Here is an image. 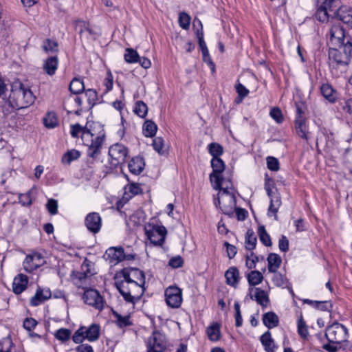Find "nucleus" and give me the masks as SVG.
Listing matches in <instances>:
<instances>
[{
	"label": "nucleus",
	"mask_w": 352,
	"mask_h": 352,
	"mask_svg": "<svg viewBox=\"0 0 352 352\" xmlns=\"http://www.w3.org/2000/svg\"><path fill=\"white\" fill-rule=\"evenodd\" d=\"M145 276L138 268H124L115 276V285L125 301L132 304L139 300L144 294Z\"/></svg>",
	"instance_id": "1"
},
{
	"label": "nucleus",
	"mask_w": 352,
	"mask_h": 352,
	"mask_svg": "<svg viewBox=\"0 0 352 352\" xmlns=\"http://www.w3.org/2000/svg\"><path fill=\"white\" fill-rule=\"evenodd\" d=\"M104 138L105 135L102 132L96 136H94L90 131H86L82 133V140L83 144L88 146V156L93 159L98 157L101 153L102 146L104 142Z\"/></svg>",
	"instance_id": "2"
},
{
	"label": "nucleus",
	"mask_w": 352,
	"mask_h": 352,
	"mask_svg": "<svg viewBox=\"0 0 352 352\" xmlns=\"http://www.w3.org/2000/svg\"><path fill=\"white\" fill-rule=\"evenodd\" d=\"M10 98L14 101V107L17 109L25 108L33 103L34 100L32 91L25 88L21 82L12 86Z\"/></svg>",
	"instance_id": "3"
},
{
	"label": "nucleus",
	"mask_w": 352,
	"mask_h": 352,
	"mask_svg": "<svg viewBox=\"0 0 352 352\" xmlns=\"http://www.w3.org/2000/svg\"><path fill=\"white\" fill-rule=\"evenodd\" d=\"M214 204L219 206L223 214L232 216L236 206V199L233 192L228 191V186L223 187L218 193L217 201Z\"/></svg>",
	"instance_id": "4"
},
{
	"label": "nucleus",
	"mask_w": 352,
	"mask_h": 352,
	"mask_svg": "<svg viewBox=\"0 0 352 352\" xmlns=\"http://www.w3.org/2000/svg\"><path fill=\"white\" fill-rule=\"evenodd\" d=\"M144 231L151 243L155 245H162L164 243L167 233L164 226L147 223L144 226Z\"/></svg>",
	"instance_id": "5"
},
{
	"label": "nucleus",
	"mask_w": 352,
	"mask_h": 352,
	"mask_svg": "<svg viewBox=\"0 0 352 352\" xmlns=\"http://www.w3.org/2000/svg\"><path fill=\"white\" fill-rule=\"evenodd\" d=\"M347 329L338 322H335L329 326L325 332V336L329 342L340 344L347 339Z\"/></svg>",
	"instance_id": "6"
},
{
	"label": "nucleus",
	"mask_w": 352,
	"mask_h": 352,
	"mask_svg": "<svg viewBox=\"0 0 352 352\" xmlns=\"http://www.w3.org/2000/svg\"><path fill=\"white\" fill-rule=\"evenodd\" d=\"M352 50V45H345L343 51L331 48L329 53L330 65L346 66L351 61L350 52Z\"/></svg>",
	"instance_id": "7"
},
{
	"label": "nucleus",
	"mask_w": 352,
	"mask_h": 352,
	"mask_svg": "<svg viewBox=\"0 0 352 352\" xmlns=\"http://www.w3.org/2000/svg\"><path fill=\"white\" fill-rule=\"evenodd\" d=\"M211 166L212 173L210 175V179L213 188L218 189L222 185L221 173L223 172L226 166L221 158L214 157L211 160Z\"/></svg>",
	"instance_id": "8"
},
{
	"label": "nucleus",
	"mask_w": 352,
	"mask_h": 352,
	"mask_svg": "<svg viewBox=\"0 0 352 352\" xmlns=\"http://www.w3.org/2000/svg\"><path fill=\"white\" fill-rule=\"evenodd\" d=\"M146 352H164L166 348L165 336L159 331H155L146 342Z\"/></svg>",
	"instance_id": "9"
},
{
	"label": "nucleus",
	"mask_w": 352,
	"mask_h": 352,
	"mask_svg": "<svg viewBox=\"0 0 352 352\" xmlns=\"http://www.w3.org/2000/svg\"><path fill=\"white\" fill-rule=\"evenodd\" d=\"M128 148L122 144H115L109 148L111 163L113 166L122 164L127 157Z\"/></svg>",
	"instance_id": "10"
},
{
	"label": "nucleus",
	"mask_w": 352,
	"mask_h": 352,
	"mask_svg": "<svg viewBox=\"0 0 352 352\" xmlns=\"http://www.w3.org/2000/svg\"><path fill=\"white\" fill-rule=\"evenodd\" d=\"M329 30V42L331 45L340 47L344 44V31L340 21H332Z\"/></svg>",
	"instance_id": "11"
},
{
	"label": "nucleus",
	"mask_w": 352,
	"mask_h": 352,
	"mask_svg": "<svg viewBox=\"0 0 352 352\" xmlns=\"http://www.w3.org/2000/svg\"><path fill=\"white\" fill-rule=\"evenodd\" d=\"M165 300L168 306L178 308L182 302V290L175 286H170L165 290Z\"/></svg>",
	"instance_id": "12"
},
{
	"label": "nucleus",
	"mask_w": 352,
	"mask_h": 352,
	"mask_svg": "<svg viewBox=\"0 0 352 352\" xmlns=\"http://www.w3.org/2000/svg\"><path fill=\"white\" fill-rule=\"evenodd\" d=\"M82 298L86 304L98 310L102 309L104 305L103 299L97 290L93 289L85 290Z\"/></svg>",
	"instance_id": "13"
},
{
	"label": "nucleus",
	"mask_w": 352,
	"mask_h": 352,
	"mask_svg": "<svg viewBox=\"0 0 352 352\" xmlns=\"http://www.w3.org/2000/svg\"><path fill=\"white\" fill-rule=\"evenodd\" d=\"M44 260L41 254L34 252L27 255L23 261V268L28 272H32L43 265Z\"/></svg>",
	"instance_id": "14"
},
{
	"label": "nucleus",
	"mask_w": 352,
	"mask_h": 352,
	"mask_svg": "<svg viewBox=\"0 0 352 352\" xmlns=\"http://www.w3.org/2000/svg\"><path fill=\"white\" fill-rule=\"evenodd\" d=\"M104 258L111 265H116L125 258L124 249L116 247L109 248L106 250Z\"/></svg>",
	"instance_id": "15"
},
{
	"label": "nucleus",
	"mask_w": 352,
	"mask_h": 352,
	"mask_svg": "<svg viewBox=\"0 0 352 352\" xmlns=\"http://www.w3.org/2000/svg\"><path fill=\"white\" fill-rule=\"evenodd\" d=\"M85 225L87 229L92 233H98L102 226V219L98 212H91L85 217Z\"/></svg>",
	"instance_id": "16"
},
{
	"label": "nucleus",
	"mask_w": 352,
	"mask_h": 352,
	"mask_svg": "<svg viewBox=\"0 0 352 352\" xmlns=\"http://www.w3.org/2000/svg\"><path fill=\"white\" fill-rule=\"evenodd\" d=\"M265 190L270 199L267 214L269 216L274 215L275 219L277 220L276 213L281 205L280 196L278 193L273 192L272 189H266Z\"/></svg>",
	"instance_id": "17"
},
{
	"label": "nucleus",
	"mask_w": 352,
	"mask_h": 352,
	"mask_svg": "<svg viewBox=\"0 0 352 352\" xmlns=\"http://www.w3.org/2000/svg\"><path fill=\"white\" fill-rule=\"evenodd\" d=\"M250 298L256 301L262 307H266L269 302L267 294L260 288H251L250 289Z\"/></svg>",
	"instance_id": "18"
},
{
	"label": "nucleus",
	"mask_w": 352,
	"mask_h": 352,
	"mask_svg": "<svg viewBox=\"0 0 352 352\" xmlns=\"http://www.w3.org/2000/svg\"><path fill=\"white\" fill-rule=\"evenodd\" d=\"M334 15H336L338 21H341L344 23L349 25L352 22V8L349 6L340 7L334 12Z\"/></svg>",
	"instance_id": "19"
},
{
	"label": "nucleus",
	"mask_w": 352,
	"mask_h": 352,
	"mask_svg": "<svg viewBox=\"0 0 352 352\" xmlns=\"http://www.w3.org/2000/svg\"><path fill=\"white\" fill-rule=\"evenodd\" d=\"M28 283L27 276L22 274H19L14 278L12 283L13 292L16 294L22 293L25 289Z\"/></svg>",
	"instance_id": "20"
},
{
	"label": "nucleus",
	"mask_w": 352,
	"mask_h": 352,
	"mask_svg": "<svg viewBox=\"0 0 352 352\" xmlns=\"http://www.w3.org/2000/svg\"><path fill=\"white\" fill-rule=\"evenodd\" d=\"M145 163L144 159L141 157H133L129 162L128 167L129 171L134 175L140 174L144 168Z\"/></svg>",
	"instance_id": "21"
},
{
	"label": "nucleus",
	"mask_w": 352,
	"mask_h": 352,
	"mask_svg": "<svg viewBox=\"0 0 352 352\" xmlns=\"http://www.w3.org/2000/svg\"><path fill=\"white\" fill-rule=\"evenodd\" d=\"M226 283L234 287H236L239 281V271L236 267H230L225 273Z\"/></svg>",
	"instance_id": "22"
},
{
	"label": "nucleus",
	"mask_w": 352,
	"mask_h": 352,
	"mask_svg": "<svg viewBox=\"0 0 352 352\" xmlns=\"http://www.w3.org/2000/svg\"><path fill=\"white\" fill-rule=\"evenodd\" d=\"M58 65L57 54H52L45 59V74L52 76L56 73Z\"/></svg>",
	"instance_id": "23"
},
{
	"label": "nucleus",
	"mask_w": 352,
	"mask_h": 352,
	"mask_svg": "<svg viewBox=\"0 0 352 352\" xmlns=\"http://www.w3.org/2000/svg\"><path fill=\"white\" fill-rule=\"evenodd\" d=\"M320 92L323 97L331 103H334L337 99L336 91L329 84H322L320 87Z\"/></svg>",
	"instance_id": "24"
},
{
	"label": "nucleus",
	"mask_w": 352,
	"mask_h": 352,
	"mask_svg": "<svg viewBox=\"0 0 352 352\" xmlns=\"http://www.w3.org/2000/svg\"><path fill=\"white\" fill-rule=\"evenodd\" d=\"M260 341L267 352L274 351L276 348L275 343L269 331H267L261 336Z\"/></svg>",
	"instance_id": "25"
},
{
	"label": "nucleus",
	"mask_w": 352,
	"mask_h": 352,
	"mask_svg": "<svg viewBox=\"0 0 352 352\" xmlns=\"http://www.w3.org/2000/svg\"><path fill=\"white\" fill-rule=\"evenodd\" d=\"M76 29L79 30V34H80L81 37H84L88 39L90 36H94V32L91 28L89 23L78 20L76 21Z\"/></svg>",
	"instance_id": "26"
},
{
	"label": "nucleus",
	"mask_w": 352,
	"mask_h": 352,
	"mask_svg": "<svg viewBox=\"0 0 352 352\" xmlns=\"http://www.w3.org/2000/svg\"><path fill=\"white\" fill-rule=\"evenodd\" d=\"M263 322L268 328L272 329L278 325L279 319L278 316L272 311H269L263 314Z\"/></svg>",
	"instance_id": "27"
},
{
	"label": "nucleus",
	"mask_w": 352,
	"mask_h": 352,
	"mask_svg": "<svg viewBox=\"0 0 352 352\" xmlns=\"http://www.w3.org/2000/svg\"><path fill=\"white\" fill-rule=\"evenodd\" d=\"M267 270L270 272H276L281 264V258L275 253H270L267 257Z\"/></svg>",
	"instance_id": "28"
},
{
	"label": "nucleus",
	"mask_w": 352,
	"mask_h": 352,
	"mask_svg": "<svg viewBox=\"0 0 352 352\" xmlns=\"http://www.w3.org/2000/svg\"><path fill=\"white\" fill-rule=\"evenodd\" d=\"M85 338L89 342L97 340L100 336V327L97 324H93L88 328L84 327Z\"/></svg>",
	"instance_id": "29"
},
{
	"label": "nucleus",
	"mask_w": 352,
	"mask_h": 352,
	"mask_svg": "<svg viewBox=\"0 0 352 352\" xmlns=\"http://www.w3.org/2000/svg\"><path fill=\"white\" fill-rule=\"evenodd\" d=\"M296 131L297 134L301 138L308 141L309 140V132L307 127L305 124V120H295Z\"/></svg>",
	"instance_id": "30"
},
{
	"label": "nucleus",
	"mask_w": 352,
	"mask_h": 352,
	"mask_svg": "<svg viewBox=\"0 0 352 352\" xmlns=\"http://www.w3.org/2000/svg\"><path fill=\"white\" fill-rule=\"evenodd\" d=\"M208 339L212 342H217L221 338L220 325L214 323L209 326L206 329Z\"/></svg>",
	"instance_id": "31"
},
{
	"label": "nucleus",
	"mask_w": 352,
	"mask_h": 352,
	"mask_svg": "<svg viewBox=\"0 0 352 352\" xmlns=\"http://www.w3.org/2000/svg\"><path fill=\"white\" fill-rule=\"evenodd\" d=\"M74 283L78 287H85L87 285L88 276L86 273L82 272H74L72 275Z\"/></svg>",
	"instance_id": "32"
},
{
	"label": "nucleus",
	"mask_w": 352,
	"mask_h": 352,
	"mask_svg": "<svg viewBox=\"0 0 352 352\" xmlns=\"http://www.w3.org/2000/svg\"><path fill=\"white\" fill-rule=\"evenodd\" d=\"M157 130V124L152 120H147L143 124V133L146 137H154Z\"/></svg>",
	"instance_id": "33"
},
{
	"label": "nucleus",
	"mask_w": 352,
	"mask_h": 352,
	"mask_svg": "<svg viewBox=\"0 0 352 352\" xmlns=\"http://www.w3.org/2000/svg\"><path fill=\"white\" fill-rule=\"evenodd\" d=\"M59 125V120L56 113L50 111L45 116V128L54 129Z\"/></svg>",
	"instance_id": "34"
},
{
	"label": "nucleus",
	"mask_w": 352,
	"mask_h": 352,
	"mask_svg": "<svg viewBox=\"0 0 352 352\" xmlns=\"http://www.w3.org/2000/svg\"><path fill=\"white\" fill-rule=\"evenodd\" d=\"M69 91L74 94H79L85 89L82 80L80 78H74L69 84Z\"/></svg>",
	"instance_id": "35"
},
{
	"label": "nucleus",
	"mask_w": 352,
	"mask_h": 352,
	"mask_svg": "<svg viewBox=\"0 0 352 352\" xmlns=\"http://www.w3.org/2000/svg\"><path fill=\"white\" fill-rule=\"evenodd\" d=\"M273 273L274 276L272 278V281L277 287L289 288V283L286 277H285L282 274L278 272L277 271Z\"/></svg>",
	"instance_id": "36"
},
{
	"label": "nucleus",
	"mask_w": 352,
	"mask_h": 352,
	"mask_svg": "<svg viewBox=\"0 0 352 352\" xmlns=\"http://www.w3.org/2000/svg\"><path fill=\"white\" fill-rule=\"evenodd\" d=\"M80 156V153L76 149H72L65 153L62 157L63 164H69L72 162L76 160Z\"/></svg>",
	"instance_id": "37"
},
{
	"label": "nucleus",
	"mask_w": 352,
	"mask_h": 352,
	"mask_svg": "<svg viewBox=\"0 0 352 352\" xmlns=\"http://www.w3.org/2000/svg\"><path fill=\"white\" fill-rule=\"evenodd\" d=\"M245 248L248 250L255 248L256 245V237L252 230H248L245 235Z\"/></svg>",
	"instance_id": "38"
},
{
	"label": "nucleus",
	"mask_w": 352,
	"mask_h": 352,
	"mask_svg": "<svg viewBox=\"0 0 352 352\" xmlns=\"http://www.w3.org/2000/svg\"><path fill=\"white\" fill-rule=\"evenodd\" d=\"M134 113L140 118H145L148 113L147 105L142 100L136 102L134 109Z\"/></svg>",
	"instance_id": "39"
},
{
	"label": "nucleus",
	"mask_w": 352,
	"mask_h": 352,
	"mask_svg": "<svg viewBox=\"0 0 352 352\" xmlns=\"http://www.w3.org/2000/svg\"><path fill=\"white\" fill-rule=\"evenodd\" d=\"M263 276L258 271H252L248 274V280L250 285H256L262 282Z\"/></svg>",
	"instance_id": "40"
},
{
	"label": "nucleus",
	"mask_w": 352,
	"mask_h": 352,
	"mask_svg": "<svg viewBox=\"0 0 352 352\" xmlns=\"http://www.w3.org/2000/svg\"><path fill=\"white\" fill-rule=\"evenodd\" d=\"M124 56V60L127 63H138L140 56L135 50H134L131 48H127L125 50Z\"/></svg>",
	"instance_id": "41"
},
{
	"label": "nucleus",
	"mask_w": 352,
	"mask_h": 352,
	"mask_svg": "<svg viewBox=\"0 0 352 352\" xmlns=\"http://www.w3.org/2000/svg\"><path fill=\"white\" fill-rule=\"evenodd\" d=\"M208 151L210 154L212 156V158L219 157V156L223 154V147L218 143H210V144H208Z\"/></svg>",
	"instance_id": "42"
},
{
	"label": "nucleus",
	"mask_w": 352,
	"mask_h": 352,
	"mask_svg": "<svg viewBox=\"0 0 352 352\" xmlns=\"http://www.w3.org/2000/svg\"><path fill=\"white\" fill-rule=\"evenodd\" d=\"M71 333L69 329L61 328L56 331L54 336L57 340L64 342L69 340Z\"/></svg>",
	"instance_id": "43"
},
{
	"label": "nucleus",
	"mask_w": 352,
	"mask_h": 352,
	"mask_svg": "<svg viewBox=\"0 0 352 352\" xmlns=\"http://www.w3.org/2000/svg\"><path fill=\"white\" fill-rule=\"evenodd\" d=\"M258 234L259 236V239H260L261 241L265 246H270L272 245L270 236L266 232V230L264 226H260L258 228Z\"/></svg>",
	"instance_id": "44"
},
{
	"label": "nucleus",
	"mask_w": 352,
	"mask_h": 352,
	"mask_svg": "<svg viewBox=\"0 0 352 352\" xmlns=\"http://www.w3.org/2000/svg\"><path fill=\"white\" fill-rule=\"evenodd\" d=\"M331 15L330 12L321 6L318 7L315 14L316 18L321 22L327 21Z\"/></svg>",
	"instance_id": "45"
},
{
	"label": "nucleus",
	"mask_w": 352,
	"mask_h": 352,
	"mask_svg": "<svg viewBox=\"0 0 352 352\" xmlns=\"http://www.w3.org/2000/svg\"><path fill=\"white\" fill-rule=\"evenodd\" d=\"M339 5V0H324L320 5L322 8H326L329 12H336L337 7Z\"/></svg>",
	"instance_id": "46"
},
{
	"label": "nucleus",
	"mask_w": 352,
	"mask_h": 352,
	"mask_svg": "<svg viewBox=\"0 0 352 352\" xmlns=\"http://www.w3.org/2000/svg\"><path fill=\"white\" fill-rule=\"evenodd\" d=\"M179 26L184 30H188L190 27V16L186 12H181L179 15Z\"/></svg>",
	"instance_id": "47"
},
{
	"label": "nucleus",
	"mask_w": 352,
	"mask_h": 352,
	"mask_svg": "<svg viewBox=\"0 0 352 352\" xmlns=\"http://www.w3.org/2000/svg\"><path fill=\"white\" fill-rule=\"evenodd\" d=\"M58 52V43L52 39L45 40V53H52L56 54Z\"/></svg>",
	"instance_id": "48"
},
{
	"label": "nucleus",
	"mask_w": 352,
	"mask_h": 352,
	"mask_svg": "<svg viewBox=\"0 0 352 352\" xmlns=\"http://www.w3.org/2000/svg\"><path fill=\"white\" fill-rule=\"evenodd\" d=\"M45 207L51 215H55L58 213V204L56 199H49Z\"/></svg>",
	"instance_id": "49"
},
{
	"label": "nucleus",
	"mask_w": 352,
	"mask_h": 352,
	"mask_svg": "<svg viewBox=\"0 0 352 352\" xmlns=\"http://www.w3.org/2000/svg\"><path fill=\"white\" fill-rule=\"evenodd\" d=\"M17 109L14 107V101L10 98V96L8 100H4L3 104L1 106V111L6 116L10 113V111L14 109Z\"/></svg>",
	"instance_id": "50"
},
{
	"label": "nucleus",
	"mask_w": 352,
	"mask_h": 352,
	"mask_svg": "<svg viewBox=\"0 0 352 352\" xmlns=\"http://www.w3.org/2000/svg\"><path fill=\"white\" fill-rule=\"evenodd\" d=\"M298 333L303 339L307 338L309 334L307 327L302 318L298 320Z\"/></svg>",
	"instance_id": "51"
},
{
	"label": "nucleus",
	"mask_w": 352,
	"mask_h": 352,
	"mask_svg": "<svg viewBox=\"0 0 352 352\" xmlns=\"http://www.w3.org/2000/svg\"><path fill=\"white\" fill-rule=\"evenodd\" d=\"M153 146L155 151H156L159 154H164V151L163 148L164 146V141L161 137H155L153 140Z\"/></svg>",
	"instance_id": "52"
},
{
	"label": "nucleus",
	"mask_w": 352,
	"mask_h": 352,
	"mask_svg": "<svg viewBox=\"0 0 352 352\" xmlns=\"http://www.w3.org/2000/svg\"><path fill=\"white\" fill-rule=\"evenodd\" d=\"M114 316L116 318V322L120 327H127L131 324L130 322V318L129 316H122L118 313H114Z\"/></svg>",
	"instance_id": "53"
},
{
	"label": "nucleus",
	"mask_w": 352,
	"mask_h": 352,
	"mask_svg": "<svg viewBox=\"0 0 352 352\" xmlns=\"http://www.w3.org/2000/svg\"><path fill=\"white\" fill-rule=\"evenodd\" d=\"M266 162L267 166L270 170L277 171L279 170V162L276 157L269 156L266 158Z\"/></svg>",
	"instance_id": "54"
},
{
	"label": "nucleus",
	"mask_w": 352,
	"mask_h": 352,
	"mask_svg": "<svg viewBox=\"0 0 352 352\" xmlns=\"http://www.w3.org/2000/svg\"><path fill=\"white\" fill-rule=\"evenodd\" d=\"M33 190H30L25 194H20L19 196V202L23 206H30L32 204V199L31 195L33 193Z\"/></svg>",
	"instance_id": "55"
},
{
	"label": "nucleus",
	"mask_w": 352,
	"mask_h": 352,
	"mask_svg": "<svg viewBox=\"0 0 352 352\" xmlns=\"http://www.w3.org/2000/svg\"><path fill=\"white\" fill-rule=\"evenodd\" d=\"M85 339L84 327H80L72 336L73 341L76 344L81 343Z\"/></svg>",
	"instance_id": "56"
},
{
	"label": "nucleus",
	"mask_w": 352,
	"mask_h": 352,
	"mask_svg": "<svg viewBox=\"0 0 352 352\" xmlns=\"http://www.w3.org/2000/svg\"><path fill=\"white\" fill-rule=\"evenodd\" d=\"M258 261V257L253 252H251L249 255L246 256V266L249 269H253L256 267V263Z\"/></svg>",
	"instance_id": "57"
},
{
	"label": "nucleus",
	"mask_w": 352,
	"mask_h": 352,
	"mask_svg": "<svg viewBox=\"0 0 352 352\" xmlns=\"http://www.w3.org/2000/svg\"><path fill=\"white\" fill-rule=\"evenodd\" d=\"M86 131H89V130L84 129L79 124H76L72 125L70 133L73 138H78L80 134H81V135H82V133Z\"/></svg>",
	"instance_id": "58"
},
{
	"label": "nucleus",
	"mask_w": 352,
	"mask_h": 352,
	"mask_svg": "<svg viewBox=\"0 0 352 352\" xmlns=\"http://www.w3.org/2000/svg\"><path fill=\"white\" fill-rule=\"evenodd\" d=\"M342 110L345 113L352 116V98L344 100L340 103Z\"/></svg>",
	"instance_id": "59"
},
{
	"label": "nucleus",
	"mask_w": 352,
	"mask_h": 352,
	"mask_svg": "<svg viewBox=\"0 0 352 352\" xmlns=\"http://www.w3.org/2000/svg\"><path fill=\"white\" fill-rule=\"evenodd\" d=\"M270 115L278 123H281L283 120L282 112L278 108L272 109Z\"/></svg>",
	"instance_id": "60"
},
{
	"label": "nucleus",
	"mask_w": 352,
	"mask_h": 352,
	"mask_svg": "<svg viewBox=\"0 0 352 352\" xmlns=\"http://www.w3.org/2000/svg\"><path fill=\"white\" fill-rule=\"evenodd\" d=\"M314 307L321 311H330L332 305L329 301H317L314 302Z\"/></svg>",
	"instance_id": "61"
},
{
	"label": "nucleus",
	"mask_w": 352,
	"mask_h": 352,
	"mask_svg": "<svg viewBox=\"0 0 352 352\" xmlns=\"http://www.w3.org/2000/svg\"><path fill=\"white\" fill-rule=\"evenodd\" d=\"M43 291L41 289H38L35 295L31 298L30 303L33 306H37L43 302Z\"/></svg>",
	"instance_id": "62"
},
{
	"label": "nucleus",
	"mask_w": 352,
	"mask_h": 352,
	"mask_svg": "<svg viewBox=\"0 0 352 352\" xmlns=\"http://www.w3.org/2000/svg\"><path fill=\"white\" fill-rule=\"evenodd\" d=\"M184 264V259L180 256H177L171 258L169 260L168 265L173 268H178L182 267Z\"/></svg>",
	"instance_id": "63"
},
{
	"label": "nucleus",
	"mask_w": 352,
	"mask_h": 352,
	"mask_svg": "<svg viewBox=\"0 0 352 352\" xmlns=\"http://www.w3.org/2000/svg\"><path fill=\"white\" fill-rule=\"evenodd\" d=\"M85 96L87 98L89 104H94L97 100V92L94 89H89L85 91Z\"/></svg>",
	"instance_id": "64"
}]
</instances>
